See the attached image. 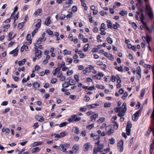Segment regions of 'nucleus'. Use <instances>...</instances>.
Returning <instances> with one entry per match:
<instances>
[{"instance_id":"1","label":"nucleus","mask_w":154,"mask_h":154,"mask_svg":"<svg viewBox=\"0 0 154 154\" xmlns=\"http://www.w3.org/2000/svg\"><path fill=\"white\" fill-rule=\"evenodd\" d=\"M122 107V109L118 114V116L120 117L124 116L125 112L127 110L126 105L125 103L123 104Z\"/></svg>"},{"instance_id":"2","label":"nucleus","mask_w":154,"mask_h":154,"mask_svg":"<svg viewBox=\"0 0 154 154\" xmlns=\"http://www.w3.org/2000/svg\"><path fill=\"white\" fill-rule=\"evenodd\" d=\"M35 49L33 51L36 54V57H37L39 59L41 57L42 51L40 50H39L37 48H35Z\"/></svg>"},{"instance_id":"3","label":"nucleus","mask_w":154,"mask_h":154,"mask_svg":"<svg viewBox=\"0 0 154 154\" xmlns=\"http://www.w3.org/2000/svg\"><path fill=\"white\" fill-rule=\"evenodd\" d=\"M103 73H99L98 74L95 75H93L92 78L93 79H101V76H103Z\"/></svg>"},{"instance_id":"4","label":"nucleus","mask_w":154,"mask_h":154,"mask_svg":"<svg viewBox=\"0 0 154 154\" xmlns=\"http://www.w3.org/2000/svg\"><path fill=\"white\" fill-rule=\"evenodd\" d=\"M148 15L149 16V18L152 19L153 17V12L151 8H149V11L148 13Z\"/></svg>"},{"instance_id":"5","label":"nucleus","mask_w":154,"mask_h":154,"mask_svg":"<svg viewBox=\"0 0 154 154\" xmlns=\"http://www.w3.org/2000/svg\"><path fill=\"white\" fill-rule=\"evenodd\" d=\"M98 115L97 113L92 115L90 117V121L92 122H95L96 120V118L98 117Z\"/></svg>"},{"instance_id":"6","label":"nucleus","mask_w":154,"mask_h":154,"mask_svg":"<svg viewBox=\"0 0 154 154\" xmlns=\"http://www.w3.org/2000/svg\"><path fill=\"white\" fill-rule=\"evenodd\" d=\"M17 48H15V49L12 50L10 52V54H14V56L15 57L18 55V50L17 49Z\"/></svg>"},{"instance_id":"7","label":"nucleus","mask_w":154,"mask_h":154,"mask_svg":"<svg viewBox=\"0 0 154 154\" xmlns=\"http://www.w3.org/2000/svg\"><path fill=\"white\" fill-rule=\"evenodd\" d=\"M123 141L120 140L118 143V147L120 149V151H123Z\"/></svg>"},{"instance_id":"8","label":"nucleus","mask_w":154,"mask_h":154,"mask_svg":"<svg viewBox=\"0 0 154 154\" xmlns=\"http://www.w3.org/2000/svg\"><path fill=\"white\" fill-rule=\"evenodd\" d=\"M77 116L76 115H73L71 116L68 119V121L70 122H75V118Z\"/></svg>"},{"instance_id":"9","label":"nucleus","mask_w":154,"mask_h":154,"mask_svg":"<svg viewBox=\"0 0 154 154\" xmlns=\"http://www.w3.org/2000/svg\"><path fill=\"white\" fill-rule=\"evenodd\" d=\"M99 106L98 104H92L91 105H88L87 106V108L89 109L94 108L96 107Z\"/></svg>"},{"instance_id":"10","label":"nucleus","mask_w":154,"mask_h":154,"mask_svg":"<svg viewBox=\"0 0 154 154\" xmlns=\"http://www.w3.org/2000/svg\"><path fill=\"white\" fill-rule=\"evenodd\" d=\"M50 19V17H48L45 21V24L47 26H48L51 23V20Z\"/></svg>"},{"instance_id":"11","label":"nucleus","mask_w":154,"mask_h":154,"mask_svg":"<svg viewBox=\"0 0 154 154\" xmlns=\"http://www.w3.org/2000/svg\"><path fill=\"white\" fill-rule=\"evenodd\" d=\"M33 86L35 90H38L40 87V84L37 82H35L33 84Z\"/></svg>"},{"instance_id":"12","label":"nucleus","mask_w":154,"mask_h":154,"mask_svg":"<svg viewBox=\"0 0 154 154\" xmlns=\"http://www.w3.org/2000/svg\"><path fill=\"white\" fill-rule=\"evenodd\" d=\"M35 118L38 121L40 122H42L44 121V119L42 117L39 116L38 115H37L35 116Z\"/></svg>"},{"instance_id":"13","label":"nucleus","mask_w":154,"mask_h":154,"mask_svg":"<svg viewBox=\"0 0 154 154\" xmlns=\"http://www.w3.org/2000/svg\"><path fill=\"white\" fill-rule=\"evenodd\" d=\"M143 38H144L145 40H146L148 45H149V42L151 41V37L149 35H147L146 38L145 36L142 37L143 39Z\"/></svg>"},{"instance_id":"14","label":"nucleus","mask_w":154,"mask_h":154,"mask_svg":"<svg viewBox=\"0 0 154 154\" xmlns=\"http://www.w3.org/2000/svg\"><path fill=\"white\" fill-rule=\"evenodd\" d=\"M79 148V145H75L72 148L73 151L75 152H76L78 150Z\"/></svg>"},{"instance_id":"15","label":"nucleus","mask_w":154,"mask_h":154,"mask_svg":"<svg viewBox=\"0 0 154 154\" xmlns=\"http://www.w3.org/2000/svg\"><path fill=\"white\" fill-rule=\"evenodd\" d=\"M42 143V142H34L32 145V147H33L41 145Z\"/></svg>"},{"instance_id":"16","label":"nucleus","mask_w":154,"mask_h":154,"mask_svg":"<svg viewBox=\"0 0 154 154\" xmlns=\"http://www.w3.org/2000/svg\"><path fill=\"white\" fill-rule=\"evenodd\" d=\"M103 152L101 150H100L99 149H98V148H94V150L93 151V153L94 154H97L98 152Z\"/></svg>"},{"instance_id":"17","label":"nucleus","mask_w":154,"mask_h":154,"mask_svg":"<svg viewBox=\"0 0 154 154\" xmlns=\"http://www.w3.org/2000/svg\"><path fill=\"white\" fill-rule=\"evenodd\" d=\"M24 50H25L26 51H28V47L26 45H23L21 48L20 51L21 52H22Z\"/></svg>"},{"instance_id":"18","label":"nucleus","mask_w":154,"mask_h":154,"mask_svg":"<svg viewBox=\"0 0 154 154\" xmlns=\"http://www.w3.org/2000/svg\"><path fill=\"white\" fill-rule=\"evenodd\" d=\"M40 148L38 147H36L33 149L32 150V153H34L38 152L40 151Z\"/></svg>"},{"instance_id":"19","label":"nucleus","mask_w":154,"mask_h":154,"mask_svg":"<svg viewBox=\"0 0 154 154\" xmlns=\"http://www.w3.org/2000/svg\"><path fill=\"white\" fill-rule=\"evenodd\" d=\"M42 11V9L41 8L38 9L34 13V15L35 16H38L39 15L40 13Z\"/></svg>"},{"instance_id":"20","label":"nucleus","mask_w":154,"mask_h":154,"mask_svg":"<svg viewBox=\"0 0 154 154\" xmlns=\"http://www.w3.org/2000/svg\"><path fill=\"white\" fill-rule=\"evenodd\" d=\"M90 146V145L89 143H85L84 145V147L85 149L84 150L85 151L88 150Z\"/></svg>"},{"instance_id":"21","label":"nucleus","mask_w":154,"mask_h":154,"mask_svg":"<svg viewBox=\"0 0 154 154\" xmlns=\"http://www.w3.org/2000/svg\"><path fill=\"white\" fill-rule=\"evenodd\" d=\"M64 146L62 144H61L60 145V149L61 151H63L64 152H66V148H64Z\"/></svg>"},{"instance_id":"22","label":"nucleus","mask_w":154,"mask_h":154,"mask_svg":"<svg viewBox=\"0 0 154 154\" xmlns=\"http://www.w3.org/2000/svg\"><path fill=\"white\" fill-rule=\"evenodd\" d=\"M26 61V59H24L22 60L21 61H19L18 63V65L19 66H21L22 65H23L25 64Z\"/></svg>"},{"instance_id":"23","label":"nucleus","mask_w":154,"mask_h":154,"mask_svg":"<svg viewBox=\"0 0 154 154\" xmlns=\"http://www.w3.org/2000/svg\"><path fill=\"white\" fill-rule=\"evenodd\" d=\"M69 83L70 85H72L76 84L75 81L73 79H71L69 80Z\"/></svg>"},{"instance_id":"24","label":"nucleus","mask_w":154,"mask_h":154,"mask_svg":"<svg viewBox=\"0 0 154 154\" xmlns=\"http://www.w3.org/2000/svg\"><path fill=\"white\" fill-rule=\"evenodd\" d=\"M114 132V130L112 129V128L111 127L110 129L109 130H108V131H107L106 134H108V135H110L111 134L113 133Z\"/></svg>"},{"instance_id":"25","label":"nucleus","mask_w":154,"mask_h":154,"mask_svg":"<svg viewBox=\"0 0 154 154\" xmlns=\"http://www.w3.org/2000/svg\"><path fill=\"white\" fill-rule=\"evenodd\" d=\"M38 23L36 24L35 27L36 28L35 29H38V28L40 27L41 26V20L40 19H38Z\"/></svg>"},{"instance_id":"26","label":"nucleus","mask_w":154,"mask_h":154,"mask_svg":"<svg viewBox=\"0 0 154 154\" xmlns=\"http://www.w3.org/2000/svg\"><path fill=\"white\" fill-rule=\"evenodd\" d=\"M104 56L105 57L109 58H110L111 57H112V56L111 54H109L107 52H105L103 53Z\"/></svg>"},{"instance_id":"27","label":"nucleus","mask_w":154,"mask_h":154,"mask_svg":"<svg viewBox=\"0 0 154 154\" xmlns=\"http://www.w3.org/2000/svg\"><path fill=\"white\" fill-rule=\"evenodd\" d=\"M71 4H70V2H66L63 4V8H67L69 7Z\"/></svg>"},{"instance_id":"28","label":"nucleus","mask_w":154,"mask_h":154,"mask_svg":"<svg viewBox=\"0 0 154 154\" xmlns=\"http://www.w3.org/2000/svg\"><path fill=\"white\" fill-rule=\"evenodd\" d=\"M154 149L153 143L151 144L149 149V152L150 154H152L153 152Z\"/></svg>"},{"instance_id":"29","label":"nucleus","mask_w":154,"mask_h":154,"mask_svg":"<svg viewBox=\"0 0 154 154\" xmlns=\"http://www.w3.org/2000/svg\"><path fill=\"white\" fill-rule=\"evenodd\" d=\"M70 85L69 82H66L63 84L62 87L64 88H66L68 87Z\"/></svg>"},{"instance_id":"30","label":"nucleus","mask_w":154,"mask_h":154,"mask_svg":"<svg viewBox=\"0 0 154 154\" xmlns=\"http://www.w3.org/2000/svg\"><path fill=\"white\" fill-rule=\"evenodd\" d=\"M112 123L114 124V128L115 129L117 130L118 127V124L117 122L115 121L113 122Z\"/></svg>"},{"instance_id":"31","label":"nucleus","mask_w":154,"mask_h":154,"mask_svg":"<svg viewBox=\"0 0 154 154\" xmlns=\"http://www.w3.org/2000/svg\"><path fill=\"white\" fill-rule=\"evenodd\" d=\"M105 118L104 117H101L97 121L98 123H101L105 121Z\"/></svg>"},{"instance_id":"32","label":"nucleus","mask_w":154,"mask_h":154,"mask_svg":"<svg viewBox=\"0 0 154 154\" xmlns=\"http://www.w3.org/2000/svg\"><path fill=\"white\" fill-rule=\"evenodd\" d=\"M107 26L109 28H112V24L110 20H107Z\"/></svg>"},{"instance_id":"33","label":"nucleus","mask_w":154,"mask_h":154,"mask_svg":"<svg viewBox=\"0 0 154 154\" xmlns=\"http://www.w3.org/2000/svg\"><path fill=\"white\" fill-rule=\"evenodd\" d=\"M119 14L122 16H124L125 15H127V12L126 11H122L119 12Z\"/></svg>"},{"instance_id":"34","label":"nucleus","mask_w":154,"mask_h":154,"mask_svg":"<svg viewBox=\"0 0 154 154\" xmlns=\"http://www.w3.org/2000/svg\"><path fill=\"white\" fill-rule=\"evenodd\" d=\"M141 112V110L139 109L138 110L137 112H136L134 114V115L135 116L137 117H138L140 115V114Z\"/></svg>"},{"instance_id":"35","label":"nucleus","mask_w":154,"mask_h":154,"mask_svg":"<svg viewBox=\"0 0 154 154\" xmlns=\"http://www.w3.org/2000/svg\"><path fill=\"white\" fill-rule=\"evenodd\" d=\"M88 44H87L85 45L83 47V51L85 52H86L88 50Z\"/></svg>"},{"instance_id":"36","label":"nucleus","mask_w":154,"mask_h":154,"mask_svg":"<svg viewBox=\"0 0 154 154\" xmlns=\"http://www.w3.org/2000/svg\"><path fill=\"white\" fill-rule=\"evenodd\" d=\"M106 41L107 42L110 44H112L113 42V41L111 38L110 37H108L106 38Z\"/></svg>"},{"instance_id":"37","label":"nucleus","mask_w":154,"mask_h":154,"mask_svg":"<svg viewBox=\"0 0 154 154\" xmlns=\"http://www.w3.org/2000/svg\"><path fill=\"white\" fill-rule=\"evenodd\" d=\"M109 143L111 144H113L115 143V140L112 137L109 140Z\"/></svg>"},{"instance_id":"38","label":"nucleus","mask_w":154,"mask_h":154,"mask_svg":"<svg viewBox=\"0 0 154 154\" xmlns=\"http://www.w3.org/2000/svg\"><path fill=\"white\" fill-rule=\"evenodd\" d=\"M96 87L98 88L101 89H103L105 88L104 86L102 85H96Z\"/></svg>"},{"instance_id":"39","label":"nucleus","mask_w":154,"mask_h":154,"mask_svg":"<svg viewBox=\"0 0 154 154\" xmlns=\"http://www.w3.org/2000/svg\"><path fill=\"white\" fill-rule=\"evenodd\" d=\"M132 126V125L131 122H128L127 123L126 128H131Z\"/></svg>"},{"instance_id":"40","label":"nucleus","mask_w":154,"mask_h":154,"mask_svg":"<svg viewBox=\"0 0 154 154\" xmlns=\"http://www.w3.org/2000/svg\"><path fill=\"white\" fill-rule=\"evenodd\" d=\"M72 11L73 12V13H75L77 11V7L75 6H73L72 8Z\"/></svg>"},{"instance_id":"41","label":"nucleus","mask_w":154,"mask_h":154,"mask_svg":"<svg viewBox=\"0 0 154 154\" xmlns=\"http://www.w3.org/2000/svg\"><path fill=\"white\" fill-rule=\"evenodd\" d=\"M94 124H92L91 125H88L87 126V128L89 130L91 129L94 127Z\"/></svg>"},{"instance_id":"42","label":"nucleus","mask_w":154,"mask_h":154,"mask_svg":"<svg viewBox=\"0 0 154 154\" xmlns=\"http://www.w3.org/2000/svg\"><path fill=\"white\" fill-rule=\"evenodd\" d=\"M23 24H24L23 22H22L21 23H20L18 24V28H19L20 29H21L23 27Z\"/></svg>"},{"instance_id":"43","label":"nucleus","mask_w":154,"mask_h":154,"mask_svg":"<svg viewBox=\"0 0 154 154\" xmlns=\"http://www.w3.org/2000/svg\"><path fill=\"white\" fill-rule=\"evenodd\" d=\"M126 131L127 132V134L128 135H129L130 134L131 130L130 128H126Z\"/></svg>"},{"instance_id":"44","label":"nucleus","mask_w":154,"mask_h":154,"mask_svg":"<svg viewBox=\"0 0 154 154\" xmlns=\"http://www.w3.org/2000/svg\"><path fill=\"white\" fill-rule=\"evenodd\" d=\"M45 33H43L42 35V37L40 38L42 41H44L46 40V38L45 37Z\"/></svg>"},{"instance_id":"45","label":"nucleus","mask_w":154,"mask_h":154,"mask_svg":"<svg viewBox=\"0 0 154 154\" xmlns=\"http://www.w3.org/2000/svg\"><path fill=\"white\" fill-rule=\"evenodd\" d=\"M38 31V29H35L32 32V37H33L36 33Z\"/></svg>"},{"instance_id":"46","label":"nucleus","mask_w":154,"mask_h":154,"mask_svg":"<svg viewBox=\"0 0 154 154\" xmlns=\"http://www.w3.org/2000/svg\"><path fill=\"white\" fill-rule=\"evenodd\" d=\"M111 104L110 103H106L104 104V106L105 107H109L111 106Z\"/></svg>"},{"instance_id":"47","label":"nucleus","mask_w":154,"mask_h":154,"mask_svg":"<svg viewBox=\"0 0 154 154\" xmlns=\"http://www.w3.org/2000/svg\"><path fill=\"white\" fill-rule=\"evenodd\" d=\"M128 95V93L127 92H125L123 95L122 97V98L123 100H124L125 99V97H127Z\"/></svg>"},{"instance_id":"48","label":"nucleus","mask_w":154,"mask_h":154,"mask_svg":"<svg viewBox=\"0 0 154 154\" xmlns=\"http://www.w3.org/2000/svg\"><path fill=\"white\" fill-rule=\"evenodd\" d=\"M66 124L67 123L66 122H63L59 125V127H62L66 126Z\"/></svg>"},{"instance_id":"49","label":"nucleus","mask_w":154,"mask_h":154,"mask_svg":"<svg viewBox=\"0 0 154 154\" xmlns=\"http://www.w3.org/2000/svg\"><path fill=\"white\" fill-rule=\"evenodd\" d=\"M132 119L134 121L136 122L138 120L137 117H136L134 115H133L132 116Z\"/></svg>"},{"instance_id":"50","label":"nucleus","mask_w":154,"mask_h":154,"mask_svg":"<svg viewBox=\"0 0 154 154\" xmlns=\"http://www.w3.org/2000/svg\"><path fill=\"white\" fill-rule=\"evenodd\" d=\"M63 54L64 55H66L69 54V51L66 49H65L63 51Z\"/></svg>"},{"instance_id":"51","label":"nucleus","mask_w":154,"mask_h":154,"mask_svg":"<svg viewBox=\"0 0 154 154\" xmlns=\"http://www.w3.org/2000/svg\"><path fill=\"white\" fill-rule=\"evenodd\" d=\"M69 98L72 100H73L75 99L76 96L75 95H71L70 96Z\"/></svg>"},{"instance_id":"52","label":"nucleus","mask_w":154,"mask_h":154,"mask_svg":"<svg viewBox=\"0 0 154 154\" xmlns=\"http://www.w3.org/2000/svg\"><path fill=\"white\" fill-rule=\"evenodd\" d=\"M74 77L75 80L77 81V82H79V77L77 75H75L74 76Z\"/></svg>"},{"instance_id":"53","label":"nucleus","mask_w":154,"mask_h":154,"mask_svg":"<svg viewBox=\"0 0 154 154\" xmlns=\"http://www.w3.org/2000/svg\"><path fill=\"white\" fill-rule=\"evenodd\" d=\"M103 144H100L98 146V149H99L100 150H101V149L103 148Z\"/></svg>"},{"instance_id":"54","label":"nucleus","mask_w":154,"mask_h":154,"mask_svg":"<svg viewBox=\"0 0 154 154\" xmlns=\"http://www.w3.org/2000/svg\"><path fill=\"white\" fill-rule=\"evenodd\" d=\"M73 14L72 12H71L69 14H67L66 16V18H69L71 17L72 16Z\"/></svg>"},{"instance_id":"55","label":"nucleus","mask_w":154,"mask_h":154,"mask_svg":"<svg viewBox=\"0 0 154 154\" xmlns=\"http://www.w3.org/2000/svg\"><path fill=\"white\" fill-rule=\"evenodd\" d=\"M75 130H74V132L77 134L79 133V130L78 128L77 127H75L74 128Z\"/></svg>"},{"instance_id":"56","label":"nucleus","mask_w":154,"mask_h":154,"mask_svg":"<svg viewBox=\"0 0 154 154\" xmlns=\"http://www.w3.org/2000/svg\"><path fill=\"white\" fill-rule=\"evenodd\" d=\"M57 79L56 78H53L52 79L51 81V82L52 84H55L57 82Z\"/></svg>"},{"instance_id":"57","label":"nucleus","mask_w":154,"mask_h":154,"mask_svg":"<svg viewBox=\"0 0 154 154\" xmlns=\"http://www.w3.org/2000/svg\"><path fill=\"white\" fill-rule=\"evenodd\" d=\"M116 77H115L114 75H112L111 77V79L113 82H114L115 81V79Z\"/></svg>"},{"instance_id":"58","label":"nucleus","mask_w":154,"mask_h":154,"mask_svg":"<svg viewBox=\"0 0 154 154\" xmlns=\"http://www.w3.org/2000/svg\"><path fill=\"white\" fill-rule=\"evenodd\" d=\"M87 110V109L84 107H81L79 109V111L82 112H85Z\"/></svg>"},{"instance_id":"59","label":"nucleus","mask_w":154,"mask_h":154,"mask_svg":"<svg viewBox=\"0 0 154 154\" xmlns=\"http://www.w3.org/2000/svg\"><path fill=\"white\" fill-rule=\"evenodd\" d=\"M100 138V136L99 135H95L94 137V140H99Z\"/></svg>"},{"instance_id":"60","label":"nucleus","mask_w":154,"mask_h":154,"mask_svg":"<svg viewBox=\"0 0 154 154\" xmlns=\"http://www.w3.org/2000/svg\"><path fill=\"white\" fill-rule=\"evenodd\" d=\"M136 73L139 76V77L137 76V78L139 80L140 78L141 77V72H136Z\"/></svg>"},{"instance_id":"61","label":"nucleus","mask_w":154,"mask_h":154,"mask_svg":"<svg viewBox=\"0 0 154 154\" xmlns=\"http://www.w3.org/2000/svg\"><path fill=\"white\" fill-rule=\"evenodd\" d=\"M73 73V71L72 70H69L67 72V75H70Z\"/></svg>"},{"instance_id":"62","label":"nucleus","mask_w":154,"mask_h":154,"mask_svg":"<svg viewBox=\"0 0 154 154\" xmlns=\"http://www.w3.org/2000/svg\"><path fill=\"white\" fill-rule=\"evenodd\" d=\"M132 25L133 26V27L134 29H136L137 28V26L136 24L134 23L133 22L132 23Z\"/></svg>"},{"instance_id":"63","label":"nucleus","mask_w":154,"mask_h":154,"mask_svg":"<svg viewBox=\"0 0 154 154\" xmlns=\"http://www.w3.org/2000/svg\"><path fill=\"white\" fill-rule=\"evenodd\" d=\"M47 32L48 33L49 35H53V32L50 29H48L47 30Z\"/></svg>"},{"instance_id":"64","label":"nucleus","mask_w":154,"mask_h":154,"mask_svg":"<svg viewBox=\"0 0 154 154\" xmlns=\"http://www.w3.org/2000/svg\"><path fill=\"white\" fill-rule=\"evenodd\" d=\"M117 69L120 72H123V69L122 67V66H120V67H118Z\"/></svg>"}]
</instances>
